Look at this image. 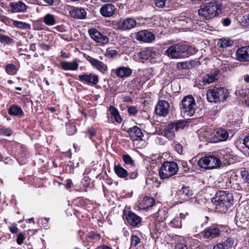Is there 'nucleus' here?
<instances>
[{
  "label": "nucleus",
  "mask_w": 249,
  "mask_h": 249,
  "mask_svg": "<svg viewBox=\"0 0 249 249\" xmlns=\"http://www.w3.org/2000/svg\"><path fill=\"white\" fill-rule=\"evenodd\" d=\"M178 167L175 162H165L161 166L159 171L161 178L165 179L175 175L178 171Z\"/></svg>",
  "instance_id": "0eeeda50"
},
{
  "label": "nucleus",
  "mask_w": 249,
  "mask_h": 249,
  "mask_svg": "<svg viewBox=\"0 0 249 249\" xmlns=\"http://www.w3.org/2000/svg\"><path fill=\"white\" fill-rule=\"evenodd\" d=\"M127 132L133 141L140 140L143 136L141 129L137 126L129 128Z\"/></svg>",
  "instance_id": "a211bd4d"
},
{
  "label": "nucleus",
  "mask_w": 249,
  "mask_h": 249,
  "mask_svg": "<svg viewBox=\"0 0 249 249\" xmlns=\"http://www.w3.org/2000/svg\"><path fill=\"white\" fill-rule=\"evenodd\" d=\"M193 194V192L189 187L183 186L178 192L180 198L187 200Z\"/></svg>",
  "instance_id": "a878e982"
},
{
  "label": "nucleus",
  "mask_w": 249,
  "mask_h": 249,
  "mask_svg": "<svg viewBox=\"0 0 249 249\" xmlns=\"http://www.w3.org/2000/svg\"><path fill=\"white\" fill-rule=\"evenodd\" d=\"M233 42L229 39H221L218 42V44L220 47L225 48L229 46H232Z\"/></svg>",
  "instance_id": "c9c22d12"
},
{
  "label": "nucleus",
  "mask_w": 249,
  "mask_h": 249,
  "mask_svg": "<svg viewBox=\"0 0 249 249\" xmlns=\"http://www.w3.org/2000/svg\"><path fill=\"white\" fill-rule=\"evenodd\" d=\"M210 132L208 131H201L198 134L199 137L201 138L203 137L206 140H209L211 139V142H223L226 141L229 137V133L228 131L222 128H219L215 130L212 136L210 138Z\"/></svg>",
  "instance_id": "423d86ee"
},
{
  "label": "nucleus",
  "mask_w": 249,
  "mask_h": 249,
  "mask_svg": "<svg viewBox=\"0 0 249 249\" xmlns=\"http://www.w3.org/2000/svg\"><path fill=\"white\" fill-rule=\"evenodd\" d=\"M25 236L23 233H19L18 235L17 238V242L18 244L19 245H21L23 243L24 240H25Z\"/></svg>",
  "instance_id": "8fccbe9b"
},
{
  "label": "nucleus",
  "mask_w": 249,
  "mask_h": 249,
  "mask_svg": "<svg viewBox=\"0 0 249 249\" xmlns=\"http://www.w3.org/2000/svg\"><path fill=\"white\" fill-rule=\"evenodd\" d=\"M178 67H181L182 68H185L186 66V62H180L178 64Z\"/></svg>",
  "instance_id": "338daca9"
},
{
  "label": "nucleus",
  "mask_w": 249,
  "mask_h": 249,
  "mask_svg": "<svg viewBox=\"0 0 249 249\" xmlns=\"http://www.w3.org/2000/svg\"><path fill=\"white\" fill-rule=\"evenodd\" d=\"M87 60L90 63L93 68L96 69L103 74H107L108 71V67L107 64L103 62L90 56L87 57Z\"/></svg>",
  "instance_id": "9d476101"
},
{
  "label": "nucleus",
  "mask_w": 249,
  "mask_h": 249,
  "mask_svg": "<svg viewBox=\"0 0 249 249\" xmlns=\"http://www.w3.org/2000/svg\"><path fill=\"white\" fill-rule=\"evenodd\" d=\"M26 2L31 4H38V0H25Z\"/></svg>",
  "instance_id": "680f3d73"
},
{
  "label": "nucleus",
  "mask_w": 249,
  "mask_h": 249,
  "mask_svg": "<svg viewBox=\"0 0 249 249\" xmlns=\"http://www.w3.org/2000/svg\"><path fill=\"white\" fill-rule=\"evenodd\" d=\"M169 107V104L167 101H160L155 107V111L157 115L165 117L168 113Z\"/></svg>",
  "instance_id": "4468645a"
},
{
  "label": "nucleus",
  "mask_w": 249,
  "mask_h": 249,
  "mask_svg": "<svg viewBox=\"0 0 249 249\" xmlns=\"http://www.w3.org/2000/svg\"><path fill=\"white\" fill-rule=\"evenodd\" d=\"M174 147L178 153H181L182 152V146L178 143H175Z\"/></svg>",
  "instance_id": "864d4df0"
},
{
  "label": "nucleus",
  "mask_w": 249,
  "mask_h": 249,
  "mask_svg": "<svg viewBox=\"0 0 249 249\" xmlns=\"http://www.w3.org/2000/svg\"><path fill=\"white\" fill-rule=\"evenodd\" d=\"M97 249H112L107 245H103L98 246L97 248Z\"/></svg>",
  "instance_id": "bf43d9fd"
},
{
  "label": "nucleus",
  "mask_w": 249,
  "mask_h": 249,
  "mask_svg": "<svg viewBox=\"0 0 249 249\" xmlns=\"http://www.w3.org/2000/svg\"><path fill=\"white\" fill-rule=\"evenodd\" d=\"M228 177H229L232 183L237 184L240 185V182L239 180V172L234 170H231L227 173Z\"/></svg>",
  "instance_id": "473e14b6"
},
{
  "label": "nucleus",
  "mask_w": 249,
  "mask_h": 249,
  "mask_svg": "<svg viewBox=\"0 0 249 249\" xmlns=\"http://www.w3.org/2000/svg\"><path fill=\"white\" fill-rule=\"evenodd\" d=\"M240 174L241 178L245 183H249V173L247 170H244L240 171L239 174Z\"/></svg>",
  "instance_id": "79ce46f5"
},
{
  "label": "nucleus",
  "mask_w": 249,
  "mask_h": 249,
  "mask_svg": "<svg viewBox=\"0 0 249 249\" xmlns=\"http://www.w3.org/2000/svg\"><path fill=\"white\" fill-rule=\"evenodd\" d=\"M136 38L142 42L151 43L155 39V36L152 32L145 30L138 32L136 34Z\"/></svg>",
  "instance_id": "ddd939ff"
},
{
  "label": "nucleus",
  "mask_w": 249,
  "mask_h": 249,
  "mask_svg": "<svg viewBox=\"0 0 249 249\" xmlns=\"http://www.w3.org/2000/svg\"><path fill=\"white\" fill-rule=\"evenodd\" d=\"M197 50L195 47L181 43H178L170 46L166 51L165 54L172 59L187 58L195 54Z\"/></svg>",
  "instance_id": "f257e3e1"
},
{
  "label": "nucleus",
  "mask_w": 249,
  "mask_h": 249,
  "mask_svg": "<svg viewBox=\"0 0 249 249\" xmlns=\"http://www.w3.org/2000/svg\"><path fill=\"white\" fill-rule=\"evenodd\" d=\"M167 0H155V5L159 8H163L165 5Z\"/></svg>",
  "instance_id": "09e8293b"
},
{
  "label": "nucleus",
  "mask_w": 249,
  "mask_h": 249,
  "mask_svg": "<svg viewBox=\"0 0 249 249\" xmlns=\"http://www.w3.org/2000/svg\"><path fill=\"white\" fill-rule=\"evenodd\" d=\"M72 183L71 180H68L67 182L66 187L67 188H71L72 186Z\"/></svg>",
  "instance_id": "774afa93"
},
{
  "label": "nucleus",
  "mask_w": 249,
  "mask_h": 249,
  "mask_svg": "<svg viewBox=\"0 0 249 249\" xmlns=\"http://www.w3.org/2000/svg\"><path fill=\"white\" fill-rule=\"evenodd\" d=\"M170 224L172 227L175 228H180L182 227V222L181 217H177L173 219L171 222Z\"/></svg>",
  "instance_id": "e433bc0d"
},
{
  "label": "nucleus",
  "mask_w": 249,
  "mask_h": 249,
  "mask_svg": "<svg viewBox=\"0 0 249 249\" xmlns=\"http://www.w3.org/2000/svg\"><path fill=\"white\" fill-rule=\"evenodd\" d=\"M244 144L249 149V135L244 138Z\"/></svg>",
  "instance_id": "4d7b16f0"
},
{
  "label": "nucleus",
  "mask_w": 249,
  "mask_h": 249,
  "mask_svg": "<svg viewBox=\"0 0 249 249\" xmlns=\"http://www.w3.org/2000/svg\"><path fill=\"white\" fill-rule=\"evenodd\" d=\"M219 71L216 69L211 74H206L203 77V84L204 85H207L213 82L215 80L217 79L216 77L219 74Z\"/></svg>",
  "instance_id": "412c9836"
},
{
  "label": "nucleus",
  "mask_w": 249,
  "mask_h": 249,
  "mask_svg": "<svg viewBox=\"0 0 249 249\" xmlns=\"http://www.w3.org/2000/svg\"><path fill=\"white\" fill-rule=\"evenodd\" d=\"M229 152L227 149H221L216 154V158H218L221 161H227L230 157Z\"/></svg>",
  "instance_id": "c756f323"
},
{
  "label": "nucleus",
  "mask_w": 249,
  "mask_h": 249,
  "mask_svg": "<svg viewBox=\"0 0 249 249\" xmlns=\"http://www.w3.org/2000/svg\"><path fill=\"white\" fill-rule=\"evenodd\" d=\"M118 54V52L115 50H107L105 56L108 58H112Z\"/></svg>",
  "instance_id": "de8ad7c7"
},
{
  "label": "nucleus",
  "mask_w": 249,
  "mask_h": 249,
  "mask_svg": "<svg viewBox=\"0 0 249 249\" xmlns=\"http://www.w3.org/2000/svg\"><path fill=\"white\" fill-rule=\"evenodd\" d=\"M43 22L48 26H53L56 23L55 17L51 14H47L43 18Z\"/></svg>",
  "instance_id": "2f4dec72"
},
{
  "label": "nucleus",
  "mask_w": 249,
  "mask_h": 249,
  "mask_svg": "<svg viewBox=\"0 0 249 249\" xmlns=\"http://www.w3.org/2000/svg\"><path fill=\"white\" fill-rule=\"evenodd\" d=\"M107 114L109 117H113L115 121L118 123L122 122V118L119 115L118 110L113 106H110L107 111Z\"/></svg>",
  "instance_id": "393cba45"
},
{
  "label": "nucleus",
  "mask_w": 249,
  "mask_h": 249,
  "mask_svg": "<svg viewBox=\"0 0 249 249\" xmlns=\"http://www.w3.org/2000/svg\"><path fill=\"white\" fill-rule=\"evenodd\" d=\"M114 171L117 175L120 178H125L128 175L127 171L123 168L120 165H117L115 166Z\"/></svg>",
  "instance_id": "72a5a7b5"
},
{
  "label": "nucleus",
  "mask_w": 249,
  "mask_h": 249,
  "mask_svg": "<svg viewBox=\"0 0 249 249\" xmlns=\"http://www.w3.org/2000/svg\"><path fill=\"white\" fill-rule=\"evenodd\" d=\"M198 165L201 168L209 169L207 157L200 159L198 161Z\"/></svg>",
  "instance_id": "ea45409f"
},
{
  "label": "nucleus",
  "mask_w": 249,
  "mask_h": 249,
  "mask_svg": "<svg viewBox=\"0 0 249 249\" xmlns=\"http://www.w3.org/2000/svg\"><path fill=\"white\" fill-rule=\"evenodd\" d=\"M222 244L225 249H232L233 247L234 240L232 238H229Z\"/></svg>",
  "instance_id": "a19ab883"
},
{
  "label": "nucleus",
  "mask_w": 249,
  "mask_h": 249,
  "mask_svg": "<svg viewBox=\"0 0 249 249\" xmlns=\"http://www.w3.org/2000/svg\"><path fill=\"white\" fill-rule=\"evenodd\" d=\"M36 44L35 43L31 44L30 46V50L32 51L33 52L36 51Z\"/></svg>",
  "instance_id": "69168bd1"
},
{
  "label": "nucleus",
  "mask_w": 249,
  "mask_h": 249,
  "mask_svg": "<svg viewBox=\"0 0 249 249\" xmlns=\"http://www.w3.org/2000/svg\"><path fill=\"white\" fill-rule=\"evenodd\" d=\"M141 239L137 236L132 235L131 237V246L132 247H136V246L140 243Z\"/></svg>",
  "instance_id": "c03bdc74"
},
{
  "label": "nucleus",
  "mask_w": 249,
  "mask_h": 249,
  "mask_svg": "<svg viewBox=\"0 0 249 249\" xmlns=\"http://www.w3.org/2000/svg\"><path fill=\"white\" fill-rule=\"evenodd\" d=\"M88 132L91 137H92L96 134L95 131L93 129H89L88 131Z\"/></svg>",
  "instance_id": "052dcab7"
},
{
  "label": "nucleus",
  "mask_w": 249,
  "mask_h": 249,
  "mask_svg": "<svg viewBox=\"0 0 249 249\" xmlns=\"http://www.w3.org/2000/svg\"><path fill=\"white\" fill-rule=\"evenodd\" d=\"M222 23L224 26H228L231 23V21L229 18H226L222 20Z\"/></svg>",
  "instance_id": "13d9d810"
},
{
  "label": "nucleus",
  "mask_w": 249,
  "mask_h": 249,
  "mask_svg": "<svg viewBox=\"0 0 249 249\" xmlns=\"http://www.w3.org/2000/svg\"><path fill=\"white\" fill-rule=\"evenodd\" d=\"M8 113L10 115L18 117H21L24 114L21 107L16 105H11L9 107Z\"/></svg>",
  "instance_id": "bb28decb"
},
{
  "label": "nucleus",
  "mask_w": 249,
  "mask_h": 249,
  "mask_svg": "<svg viewBox=\"0 0 249 249\" xmlns=\"http://www.w3.org/2000/svg\"><path fill=\"white\" fill-rule=\"evenodd\" d=\"M9 230L12 233H17L18 231V229L14 226H12L9 227Z\"/></svg>",
  "instance_id": "6e6d98bb"
},
{
  "label": "nucleus",
  "mask_w": 249,
  "mask_h": 249,
  "mask_svg": "<svg viewBox=\"0 0 249 249\" xmlns=\"http://www.w3.org/2000/svg\"><path fill=\"white\" fill-rule=\"evenodd\" d=\"M14 26L17 28L22 29H30L31 26L29 24L20 21L15 20L13 22Z\"/></svg>",
  "instance_id": "f704fd0d"
},
{
  "label": "nucleus",
  "mask_w": 249,
  "mask_h": 249,
  "mask_svg": "<svg viewBox=\"0 0 249 249\" xmlns=\"http://www.w3.org/2000/svg\"><path fill=\"white\" fill-rule=\"evenodd\" d=\"M127 222L132 226L136 227L141 222V218L135 213L128 212L126 214Z\"/></svg>",
  "instance_id": "6ab92c4d"
},
{
  "label": "nucleus",
  "mask_w": 249,
  "mask_h": 249,
  "mask_svg": "<svg viewBox=\"0 0 249 249\" xmlns=\"http://www.w3.org/2000/svg\"><path fill=\"white\" fill-rule=\"evenodd\" d=\"M80 81L92 85H95L99 82V76L93 73H86L78 76Z\"/></svg>",
  "instance_id": "9b49d317"
},
{
  "label": "nucleus",
  "mask_w": 249,
  "mask_h": 249,
  "mask_svg": "<svg viewBox=\"0 0 249 249\" xmlns=\"http://www.w3.org/2000/svg\"><path fill=\"white\" fill-rule=\"evenodd\" d=\"M128 112L130 115H134L138 112V110L134 106H130L128 108Z\"/></svg>",
  "instance_id": "603ef678"
},
{
  "label": "nucleus",
  "mask_w": 249,
  "mask_h": 249,
  "mask_svg": "<svg viewBox=\"0 0 249 249\" xmlns=\"http://www.w3.org/2000/svg\"><path fill=\"white\" fill-rule=\"evenodd\" d=\"M187 124L185 121H175L165 126L162 131V135L169 140H172L176 137V132L183 130Z\"/></svg>",
  "instance_id": "7ed1b4c3"
},
{
  "label": "nucleus",
  "mask_w": 249,
  "mask_h": 249,
  "mask_svg": "<svg viewBox=\"0 0 249 249\" xmlns=\"http://www.w3.org/2000/svg\"><path fill=\"white\" fill-rule=\"evenodd\" d=\"M220 230L218 226H212L205 229L203 236L205 238L213 239L218 237L220 235Z\"/></svg>",
  "instance_id": "f8f14e48"
},
{
  "label": "nucleus",
  "mask_w": 249,
  "mask_h": 249,
  "mask_svg": "<svg viewBox=\"0 0 249 249\" xmlns=\"http://www.w3.org/2000/svg\"><path fill=\"white\" fill-rule=\"evenodd\" d=\"M123 159L124 162L127 164H130L132 166L134 165V161L130 156L128 155H124Z\"/></svg>",
  "instance_id": "a18cd8bd"
},
{
  "label": "nucleus",
  "mask_w": 249,
  "mask_h": 249,
  "mask_svg": "<svg viewBox=\"0 0 249 249\" xmlns=\"http://www.w3.org/2000/svg\"><path fill=\"white\" fill-rule=\"evenodd\" d=\"M209 169H213L219 167L221 161L215 156H207Z\"/></svg>",
  "instance_id": "cd10ccee"
},
{
  "label": "nucleus",
  "mask_w": 249,
  "mask_h": 249,
  "mask_svg": "<svg viewBox=\"0 0 249 249\" xmlns=\"http://www.w3.org/2000/svg\"><path fill=\"white\" fill-rule=\"evenodd\" d=\"M115 9V7L113 4H106L101 7L100 12L103 17H110L114 14Z\"/></svg>",
  "instance_id": "aec40b11"
},
{
  "label": "nucleus",
  "mask_w": 249,
  "mask_h": 249,
  "mask_svg": "<svg viewBox=\"0 0 249 249\" xmlns=\"http://www.w3.org/2000/svg\"><path fill=\"white\" fill-rule=\"evenodd\" d=\"M236 59L241 62L249 61V46L238 48L236 52Z\"/></svg>",
  "instance_id": "f3484780"
},
{
  "label": "nucleus",
  "mask_w": 249,
  "mask_h": 249,
  "mask_svg": "<svg viewBox=\"0 0 249 249\" xmlns=\"http://www.w3.org/2000/svg\"><path fill=\"white\" fill-rule=\"evenodd\" d=\"M132 73V70L125 67H120L116 69L117 76L121 78L128 77Z\"/></svg>",
  "instance_id": "5701e85b"
},
{
  "label": "nucleus",
  "mask_w": 249,
  "mask_h": 249,
  "mask_svg": "<svg viewBox=\"0 0 249 249\" xmlns=\"http://www.w3.org/2000/svg\"><path fill=\"white\" fill-rule=\"evenodd\" d=\"M232 200L231 194L225 191H219L216 193L215 197L212 199V201L216 205L217 209L220 207L227 209L231 205Z\"/></svg>",
  "instance_id": "39448f33"
},
{
  "label": "nucleus",
  "mask_w": 249,
  "mask_h": 249,
  "mask_svg": "<svg viewBox=\"0 0 249 249\" xmlns=\"http://www.w3.org/2000/svg\"><path fill=\"white\" fill-rule=\"evenodd\" d=\"M9 7L11 11L14 13H24L25 12L28 6L23 1L18 0L17 1L9 3Z\"/></svg>",
  "instance_id": "dca6fc26"
},
{
  "label": "nucleus",
  "mask_w": 249,
  "mask_h": 249,
  "mask_svg": "<svg viewBox=\"0 0 249 249\" xmlns=\"http://www.w3.org/2000/svg\"><path fill=\"white\" fill-rule=\"evenodd\" d=\"M196 107L195 100L192 95H188L182 99L181 109L185 115L192 116L195 113Z\"/></svg>",
  "instance_id": "6e6552de"
},
{
  "label": "nucleus",
  "mask_w": 249,
  "mask_h": 249,
  "mask_svg": "<svg viewBox=\"0 0 249 249\" xmlns=\"http://www.w3.org/2000/svg\"><path fill=\"white\" fill-rule=\"evenodd\" d=\"M207 98L210 102H224L229 96V92L225 88L208 90L206 94Z\"/></svg>",
  "instance_id": "20e7f679"
},
{
  "label": "nucleus",
  "mask_w": 249,
  "mask_h": 249,
  "mask_svg": "<svg viewBox=\"0 0 249 249\" xmlns=\"http://www.w3.org/2000/svg\"><path fill=\"white\" fill-rule=\"evenodd\" d=\"M221 3L218 1L210 2L201 5L198 11L199 16L204 17L205 19L212 18L216 16L221 11Z\"/></svg>",
  "instance_id": "f03ea898"
},
{
  "label": "nucleus",
  "mask_w": 249,
  "mask_h": 249,
  "mask_svg": "<svg viewBox=\"0 0 249 249\" xmlns=\"http://www.w3.org/2000/svg\"><path fill=\"white\" fill-rule=\"evenodd\" d=\"M155 200L153 197L145 196L143 197L138 207L140 209H146L153 206Z\"/></svg>",
  "instance_id": "b1692460"
},
{
  "label": "nucleus",
  "mask_w": 249,
  "mask_h": 249,
  "mask_svg": "<svg viewBox=\"0 0 249 249\" xmlns=\"http://www.w3.org/2000/svg\"><path fill=\"white\" fill-rule=\"evenodd\" d=\"M150 51L149 50H145L140 52L138 55L142 59H146L150 56Z\"/></svg>",
  "instance_id": "49530a36"
},
{
  "label": "nucleus",
  "mask_w": 249,
  "mask_h": 249,
  "mask_svg": "<svg viewBox=\"0 0 249 249\" xmlns=\"http://www.w3.org/2000/svg\"><path fill=\"white\" fill-rule=\"evenodd\" d=\"M88 33L94 41L101 46L106 45L109 42L108 37L107 36L102 34L95 28H89L88 30Z\"/></svg>",
  "instance_id": "1a4fd4ad"
},
{
  "label": "nucleus",
  "mask_w": 249,
  "mask_h": 249,
  "mask_svg": "<svg viewBox=\"0 0 249 249\" xmlns=\"http://www.w3.org/2000/svg\"><path fill=\"white\" fill-rule=\"evenodd\" d=\"M39 46L40 47H41L42 48L44 49H46V50H48L50 48L49 46L47 45H45L44 44H42V43H40L39 44Z\"/></svg>",
  "instance_id": "e2e57ef3"
},
{
  "label": "nucleus",
  "mask_w": 249,
  "mask_h": 249,
  "mask_svg": "<svg viewBox=\"0 0 249 249\" xmlns=\"http://www.w3.org/2000/svg\"><path fill=\"white\" fill-rule=\"evenodd\" d=\"M136 20L133 18H127L125 19H120L118 23V27L122 30H130L136 26Z\"/></svg>",
  "instance_id": "2eb2a0df"
},
{
  "label": "nucleus",
  "mask_w": 249,
  "mask_h": 249,
  "mask_svg": "<svg viewBox=\"0 0 249 249\" xmlns=\"http://www.w3.org/2000/svg\"><path fill=\"white\" fill-rule=\"evenodd\" d=\"M5 71L6 72L10 75L15 74L17 71L16 66L11 64L6 65L5 67Z\"/></svg>",
  "instance_id": "58836bf2"
},
{
  "label": "nucleus",
  "mask_w": 249,
  "mask_h": 249,
  "mask_svg": "<svg viewBox=\"0 0 249 249\" xmlns=\"http://www.w3.org/2000/svg\"><path fill=\"white\" fill-rule=\"evenodd\" d=\"M11 39L8 36L0 34V42L1 43H9Z\"/></svg>",
  "instance_id": "3c124183"
},
{
  "label": "nucleus",
  "mask_w": 249,
  "mask_h": 249,
  "mask_svg": "<svg viewBox=\"0 0 249 249\" xmlns=\"http://www.w3.org/2000/svg\"><path fill=\"white\" fill-rule=\"evenodd\" d=\"M44 2L49 5H52L53 4L54 0H43Z\"/></svg>",
  "instance_id": "0e129e2a"
},
{
  "label": "nucleus",
  "mask_w": 249,
  "mask_h": 249,
  "mask_svg": "<svg viewBox=\"0 0 249 249\" xmlns=\"http://www.w3.org/2000/svg\"><path fill=\"white\" fill-rule=\"evenodd\" d=\"M76 131V127L73 124H66V132L69 135H73Z\"/></svg>",
  "instance_id": "4c0bfd02"
},
{
  "label": "nucleus",
  "mask_w": 249,
  "mask_h": 249,
  "mask_svg": "<svg viewBox=\"0 0 249 249\" xmlns=\"http://www.w3.org/2000/svg\"><path fill=\"white\" fill-rule=\"evenodd\" d=\"M223 183H225V187L226 188L231 187L232 189L237 190H240L241 189V187L240 185H238L237 183L234 184L232 183L229 177H228L227 173L224 176V178H223Z\"/></svg>",
  "instance_id": "c85d7f7f"
},
{
  "label": "nucleus",
  "mask_w": 249,
  "mask_h": 249,
  "mask_svg": "<svg viewBox=\"0 0 249 249\" xmlns=\"http://www.w3.org/2000/svg\"><path fill=\"white\" fill-rule=\"evenodd\" d=\"M71 14L74 18L83 19L86 17L87 12L84 8H77L73 10Z\"/></svg>",
  "instance_id": "7c9ffc66"
},
{
  "label": "nucleus",
  "mask_w": 249,
  "mask_h": 249,
  "mask_svg": "<svg viewBox=\"0 0 249 249\" xmlns=\"http://www.w3.org/2000/svg\"><path fill=\"white\" fill-rule=\"evenodd\" d=\"M176 249H190V248L183 243H179L177 245Z\"/></svg>",
  "instance_id": "5fc2aeb1"
},
{
  "label": "nucleus",
  "mask_w": 249,
  "mask_h": 249,
  "mask_svg": "<svg viewBox=\"0 0 249 249\" xmlns=\"http://www.w3.org/2000/svg\"><path fill=\"white\" fill-rule=\"evenodd\" d=\"M78 66L79 64L76 61H64L61 63V68L64 71H76L77 70Z\"/></svg>",
  "instance_id": "4be33fe9"
},
{
  "label": "nucleus",
  "mask_w": 249,
  "mask_h": 249,
  "mask_svg": "<svg viewBox=\"0 0 249 249\" xmlns=\"http://www.w3.org/2000/svg\"><path fill=\"white\" fill-rule=\"evenodd\" d=\"M13 131L9 128H2L0 129V135L6 136H10Z\"/></svg>",
  "instance_id": "37998d69"
}]
</instances>
